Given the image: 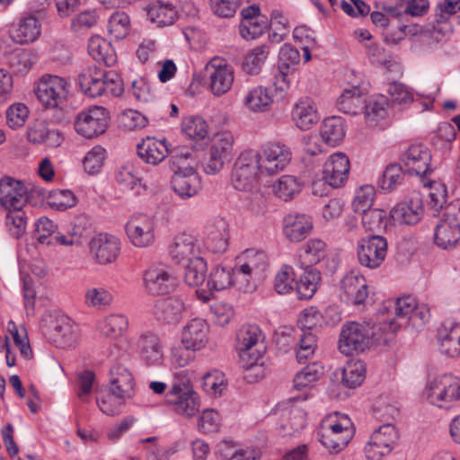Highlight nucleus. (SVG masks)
Segmentation results:
<instances>
[{
	"label": "nucleus",
	"mask_w": 460,
	"mask_h": 460,
	"mask_svg": "<svg viewBox=\"0 0 460 460\" xmlns=\"http://www.w3.org/2000/svg\"><path fill=\"white\" fill-rule=\"evenodd\" d=\"M28 201L25 185L11 177L0 180V206L7 211L22 208Z\"/></svg>",
	"instance_id": "nucleus-18"
},
{
	"label": "nucleus",
	"mask_w": 460,
	"mask_h": 460,
	"mask_svg": "<svg viewBox=\"0 0 460 460\" xmlns=\"http://www.w3.org/2000/svg\"><path fill=\"white\" fill-rule=\"evenodd\" d=\"M349 168L348 156L341 152L335 153L330 155L323 165V179L328 185L340 188L348 180Z\"/></svg>",
	"instance_id": "nucleus-23"
},
{
	"label": "nucleus",
	"mask_w": 460,
	"mask_h": 460,
	"mask_svg": "<svg viewBox=\"0 0 460 460\" xmlns=\"http://www.w3.org/2000/svg\"><path fill=\"white\" fill-rule=\"evenodd\" d=\"M388 98L383 94L373 95L364 107V115L367 122L374 123L384 119L387 111Z\"/></svg>",
	"instance_id": "nucleus-51"
},
{
	"label": "nucleus",
	"mask_w": 460,
	"mask_h": 460,
	"mask_svg": "<svg viewBox=\"0 0 460 460\" xmlns=\"http://www.w3.org/2000/svg\"><path fill=\"white\" fill-rule=\"evenodd\" d=\"M401 162L404 172L410 174L426 176L432 172L430 151L422 144L409 146L402 155Z\"/></svg>",
	"instance_id": "nucleus-19"
},
{
	"label": "nucleus",
	"mask_w": 460,
	"mask_h": 460,
	"mask_svg": "<svg viewBox=\"0 0 460 460\" xmlns=\"http://www.w3.org/2000/svg\"><path fill=\"white\" fill-rule=\"evenodd\" d=\"M165 402L177 414L190 418L199 411V399L192 386L184 384L171 385L165 395Z\"/></svg>",
	"instance_id": "nucleus-11"
},
{
	"label": "nucleus",
	"mask_w": 460,
	"mask_h": 460,
	"mask_svg": "<svg viewBox=\"0 0 460 460\" xmlns=\"http://www.w3.org/2000/svg\"><path fill=\"white\" fill-rule=\"evenodd\" d=\"M115 181L123 190H133L136 186L141 185L142 179L135 164L127 162L117 169Z\"/></svg>",
	"instance_id": "nucleus-45"
},
{
	"label": "nucleus",
	"mask_w": 460,
	"mask_h": 460,
	"mask_svg": "<svg viewBox=\"0 0 460 460\" xmlns=\"http://www.w3.org/2000/svg\"><path fill=\"white\" fill-rule=\"evenodd\" d=\"M44 336L56 347L69 349L79 341V328L65 315H45L41 322Z\"/></svg>",
	"instance_id": "nucleus-5"
},
{
	"label": "nucleus",
	"mask_w": 460,
	"mask_h": 460,
	"mask_svg": "<svg viewBox=\"0 0 460 460\" xmlns=\"http://www.w3.org/2000/svg\"><path fill=\"white\" fill-rule=\"evenodd\" d=\"M398 438V432L394 425L386 423L376 429L365 447L366 456L369 460H380L392 451Z\"/></svg>",
	"instance_id": "nucleus-14"
},
{
	"label": "nucleus",
	"mask_w": 460,
	"mask_h": 460,
	"mask_svg": "<svg viewBox=\"0 0 460 460\" xmlns=\"http://www.w3.org/2000/svg\"><path fill=\"white\" fill-rule=\"evenodd\" d=\"M146 13L149 20L159 27L172 24L177 16V11L172 4L159 0L150 3L146 7Z\"/></svg>",
	"instance_id": "nucleus-40"
},
{
	"label": "nucleus",
	"mask_w": 460,
	"mask_h": 460,
	"mask_svg": "<svg viewBox=\"0 0 460 460\" xmlns=\"http://www.w3.org/2000/svg\"><path fill=\"white\" fill-rule=\"evenodd\" d=\"M234 146V137L228 131L216 133L211 140L209 150L230 160Z\"/></svg>",
	"instance_id": "nucleus-57"
},
{
	"label": "nucleus",
	"mask_w": 460,
	"mask_h": 460,
	"mask_svg": "<svg viewBox=\"0 0 460 460\" xmlns=\"http://www.w3.org/2000/svg\"><path fill=\"white\" fill-rule=\"evenodd\" d=\"M376 196V190L372 185H363L356 190L352 202L355 212L364 213L371 209Z\"/></svg>",
	"instance_id": "nucleus-58"
},
{
	"label": "nucleus",
	"mask_w": 460,
	"mask_h": 460,
	"mask_svg": "<svg viewBox=\"0 0 460 460\" xmlns=\"http://www.w3.org/2000/svg\"><path fill=\"white\" fill-rule=\"evenodd\" d=\"M228 236L226 222L219 220L208 228L205 245L215 253L224 252L228 246Z\"/></svg>",
	"instance_id": "nucleus-41"
},
{
	"label": "nucleus",
	"mask_w": 460,
	"mask_h": 460,
	"mask_svg": "<svg viewBox=\"0 0 460 460\" xmlns=\"http://www.w3.org/2000/svg\"><path fill=\"white\" fill-rule=\"evenodd\" d=\"M272 102L271 90L261 85L251 89L244 97L245 107L253 112L266 111Z\"/></svg>",
	"instance_id": "nucleus-39"
},
{
	"label": "nucleus",
	"mask_w": 460,
	"mask_h": 460,
	"mask_svg": "<svg viewBox=\"0 0 460 460\" xmlns=\"http://www.w3.org/2000/svg\"><path fill=\"white\" fill-rule=\"evenodd\" d=\"M68 86L65 78L45 75L35 84L34 93L45 108L54 109L66 99L69 92Z\"/></svg>",
	"instance_id": "nucleus-8"
},
{
	"label": "nucleus",
	"mask_w": 460,
	"mask_h": 460,
	"mask_svg": "<svg viewBox=\"0 0 460 460\" xmlns=\"http://www.w3.org/2000/svg\"><path fill=\"white\" fill-rule=\"evenodd\" d=\"M40 23L32 15L26 16L19 21L11 31V38L18 44H28L35 41L40 35Z\"/></svg>",
	"instance_id": "nucleus-36"
},
{
	"label": "nucleus",
	"mask_w": 460,
	"mask_h": 460,
	"mask_svg": "<svg viewBox=\"0 0 460 460\" xmlns=\"http://www.w3.org/2000/svg\"><path fill=\"white\" fill-rule=\"evenodd\" d=\"M423 213L421 199L416 195L408 201L397 204L390 212L394 224L414 225L418 223Z\"/></svg>",
	"instance_id": "nucleus-29"
},
{
	"label": "nucleus",
	"mask_w": 460,
	"mask_h": 460,
	"mask_svg": "<svg viewBox=\"0 0 460 460\" xmlns=\"http://www.w3.org/2000/svg\"><path fill=\"white\" fill-rule=\"evenodd\" d=\"M169 252L172 260L178 264H185L202 256L198 238L187 233L179 234L174 237Z\"/></svg>",
	"instance_id": "nucleus-22"
},
{
	"label": "nucleus",
	"mask_w": 460,
	"mask_h": 460,
	"mask_svg": "<svg viewBox=\"0 0 460 460\" xmlns=\"http://www.w3.org/2000/svg\"><path fill=\"white\" fill-rule=\"evenodd\" d=\"M404 168L402 165L392 164L384 171L382 176L378 180V186L385 191H392L394 188L401 184L403 179Z\"/></svg>",
	"instance_id": "nucleus-54"
},
{
	"label": "nucleus",
	"mask_w": 460,
	"mask_h": 460,
	"mask_svg": "<svg viewBox=\"0 0 460 460\" xmlns=\"http://www.w3.org/2000/svg\"><path fill=\"white\" fill-rule=\"evenodd\" d=\"M387 254V241L381 235H372L360 240L358 245V258L362 266L378 268Z\"/></svg>",
	"instance_id": "nucleus-15"
},
{
	"label": "nucleus",
	"mask_w": 460,
	"mask_h": 460,
	"mask_svg": "<svg viewBox=\"0 0 460 460\" xmlns=\"http://www.w3.org/2000/svg\"><path fill=\"white\" fill-rule=\"evenodd\" d=\"M263 341V333L255 324L243 325L236 332L235 349L242 367L261 377L263 370L258 361L266 349Z\"/></svg>",
	"instance_id": "nucleus-1"
},
{
	"label": "nucleus",
	"mask_w": 460,
	"mask_h": 460,
	"mask_svg": "<svg viewBox=\"0 0 460 460\" xmlns=\"http://www.w3.org/2000/svg\"><path fill=\"white\" fill-rule=\"evenodd\" d=\"M108 122L107 110L101 106H93L78 113L75 129L79 135L92 138L104 133Z\"/></svg>",
	"instance_id": "nucleus-12"
},
{
	"label": "nucleus",
	"mask_w": 460,
	"mask_h": 460,
	"mask_svg": "<svg viewBox=\"0 0 460 460\" xmlns=\"http://www.w3.org/2000/svg\"><path fill=\"white\" fill-rule=\"evenodd\" d=\"M386 92L392 105L402 107L411 104L413 101L412 93L401 83L389 84Z\"/></svg>",
	"instance_id": "nucleus-60"
},
{
	"label": "nucleus",
	"mask_w": 460,
	"mask_h": 460,
	"mask_svg": "<svg viewBox=\"0 0 460 460\" xmlns=\"http://www.w3.org/2000/svg\"><path fill=\"white\" fill-rule=\"evenodd\" d=\"M184 312L183 302L176 297H167L155 301L152 314L155 319L163 323L176 324Z\"/></svg>",
	"instance_id": "nucleus-28"
},
{
	"label": "nucleus",
	"mask_w": 460,
	"mask_h": 460,
	"mask_svg": "<svg viewBox=\"0 0 460 460\" xmlns=\"http://www.w3.org/2000/svg\"><path fill=\"white\" fill-rule=\"evenodd\" d=\"M144 281L148 293L154 296L168 294L176 285V278L163 265L148 268L145 272Z\"/></svg>",
	"instance_id": "nucleus-21"
},
{
	"label": "nucleus",
	"mask_w": 460,
	"mask_h": 460,
	"mask_svg": "<svg viewBox=\"0 0 460 460\" xmlns=\"http://www.w3.org/2000/svg\"><path fill=\"white\" fill-rule=\"evenodd\" d=\"M363 104L362 93L358 87L344 90L336 103L339 111L353 115L362 109Z\"/></svg>",
	"instance_id": "nucleus-44"
},
{
	"label": "nucleus",
	"mask_w": 460,
	"mask_h": 460,
	"mask_svg": "<svg viewBox=\"0 0 460 460\" xmlns=\"http://www.w3.org/2000/svg\"><path fill=\"white\" fill-rule=\"evenodd\" d=\"M440 350L448 357L460 355V323H445L438 332Z\"/></svg>",
	"instance_id": "nucleus-32"
},
{
	"label": "nucleus",
	"mask_w": 460,
	"mask_h": 460,
	"mask_svg": "<svg viewBox=\"0 0 460 460\" xmlns=\"http://www.w3.org/2000/svg\"><path fill=\"white\" fill-rule=\"evenodd\" d=\"M234 69L226 60L214 58L204 68V80L214 95L226 93L234 83Z\"/></svg>",
	"instance_id": "nucleus-9"
},
{
	"label": "nucleus",
	"mask_w": 460,
	"mask_h": 460,
	"mask_svg": "<svg viewBox=\"0 0 460 460\" xmlns=\"http://www.w3.org/2000/svg\"><path fill=\"white\" fill-rule=\"evenodd\" d=\"M272 190L277 197L288 201L299 193L301 185L294 176L284 175L272 185Z\"/></svg>",
	"instance_id": "nucleus-52"
},
{
	"label": "nucleus",
	"mask_w": 460,
	"mask_h": 460,
	"mask_svg": "<svg viewBox=\"0 0 460 460\" xmlns=\"http://www.w3.org/2000/svg\"><path fill=\"white\" fill-rule=\"evenodd\" d=\"M460 240V230L447 224L441 219L435 231L436 244L444 249H454Z\"/></svg>",
	"instance_id": "nucleus-46"
},
{
	"label": "nucleus",
	"mask_w": 460,
	"mask_h": 460,
	"mask_svg": "<svg viewBox=\"0 0 460 460\" xmlns=\"http://www.w3.org/2000/svg\"><path fill=\"white\" fill-rule=\"evenodd\" d=\"M88 52L93 59L103 62L107 66L115 63L113 49L106 40L99 36H93L88 42Z\"/></svg>",
	"instance_id": "nucleus-43"
},
{
	"label": "nucleus",
	"mask_w": 460,
	"mask_h": 460,
	"mask_svg": "<svg viewBox=\"0 0 460 460\" xmlns=\"http://www.w3.org/2000/svg\"><path fill=\"white\" fill-rule=\"evenodd\" d=\"M323 374V369L320 364L316 362L309 364L295 376L293 380L294 387L296 390L311 387Z\"/></svg>",
	"instance_id": "nucleus-50"
},
{
	"label": "nucleus",
	"mask_w": 460,
	"mask_h": 460,
	"mask_svg": "<svg viewBox=\"0 0 460 460\" xmlns=\"http://www.w3.org/2000/svg\"><path fill=\"white\" fill-rule=\"evenodd\" d=\"M346 128L343 118L339 116L327 118L321 127V137L326 145L335 146L344 139Z\"/></svg>",
	"instance_id": "nucleus-38"
},
{
	"label": "nucleus",
	"mask_w": 460,
	"mask_h": 460,
	"mask_svg": "<svg viewBox=\"0 0 460 460\" xmlns=\"http://www.w3.org/2000/svg\"><path fill=\"white\" fill-rule=\"evenodd\" d=\"M184 281L191 287L201 285L206 279L207 263L202 256L185 264Z\"/></svg>",
	"instance_id": "nucleus-49"
},
{
	"label": "nucleus",
	"mask_w": 460,
	"mask_h": 460,
	"mask_svg": "<svg viewBox=\"0 0 460 460\" xmlns=\"http://www.w3.org/2000/svg\"><path fill=\"white\" fill-rule=\"evenodd\" d=\"M113 296L104 288H90L85 291V304L88 306L104 308L111 304Z\"/></svg>",
	"instance_id": "nucleus-62"
},
{
	"label": "nucleus",
	"mask_w": 460,
	"mask_h": 460,
	"mask_svg": "<svg viewBox=\"0 0 460 460\" xmlns=\"http://www.w3.org/2000/svg\"><path fill=\"white\" fill-rule=\"evenodd\" d=\"M342 298L349 304L358 305L368 296L366 279L356 272H349L341 280Z\"/></svg>",
	"instance_id": "nucleus-26"
},
{
	"label": "nucleus",
	"mask_w": 460,
	"mask_h": 460,
	"mask_svg": "<svg viewBox=\"0 0 460 460\" xmlns=\"http://www.w3.org/2000/svg\"><path fill=\"white\" fill-rule=\"evenodd\" d=\"M268 25L269 23L266 18L243 20L239 27L240 34L247 40H254L263 33L268 28Z\"/></svg>",
	"instance_id": "nucleus-63"
},
{
	"label": "nucleus",
	"mask_w": 460,
	"mask_h": 460,
	"mask_svg": "<svg viewBox=\"0 0 460 460\" xmlns=\"http://www.w3.org/2000/svg\"><path fill=\"white\" fill-rule=\"evenodd\" d=\"M81 90L90 97L103 94L118 97L123 93L120 77L113 72H106L96 66H88L82 69L78 75Z\"/></svg>",
	"instance_id": "nucleus-4"
},
{
	"label": "nucleus",
	"mask_w": 460,
	"mask_h": 460,
	"mask_svg": "<svg viewBox=\"0 0 460 460\" xmlns=\"http://www.w3.org/2000/svg\"><path fill=\"white\" fill-rule=\"evenodd\" d=\"M255 152L261 172L267 175L275 174L284 170L292 157L290 148L279 142L268 143Z\"/></svg>",
	"instance_id": "nucleus-10"
},
{
	"label": "nucleus",
	"mask_w": 460,
	"mask_h": 460,
	"mask_svg": "<svg viewBox=\"0 0 460 460\" xmlns=\"http://www.w3.org/2000/svg\"><path fill=\"white\" fill-rule=\"evenodd\" d=\"M262 173L255 150H246L236 159L232 172V184L241 191H251L257 187L259 174Z\"/></svg>",
	"instance_id": "nucleus-7"
},
{
	"label": "nucleus",
	"mask_w": 460,
	"mask_h": 460,
	"mask_svg": "<svg viewBox=\"0 0 460 460\" xmlns=\"http://www.w3.org/2000/svg\"><path fill=\"white\" fill-rule=\"evenodd\" d=\"M110 390L119 401L131 399L135 394V380L131 370L116 363L110 370Z\"/></svg>",
	"instance_id": "nucleus-20"
},
{
	"label": "nucleus",
	"mask_w": 460,
	"mask_h": 460,
	"mask_svg": "<svg viewBox=\"0 0 460 460\" xmlns=\"http://www.w3.org/2000/svg\"><path fill=\"white\" fill-rule=\"evenodd\" d=\"M171 184L174 193L183 199L197 195L201 190V179L195 168L173 173Z\"/></svg>",
	"instance_id": "nucleus-25"
},
{
	"label": "nucleus",
	"mask_w": 460,
	"mask_h": 460,
	"mask_svg": "<svg viewBox=\"0 0 460 460\" xmlns=\"http://www.w3.org/2000/svg\"><path fill=\"white\" fill-rule=\"evenodd\" d=\"M106 150L101 146L93 147L84 156L83 164L89 174H96L102 169L105 160Z\"/></svg>",
	"instance_id": "nucleus-61"
},
{
	"label": "nucleus",
	"mask_w": 460,
	"mask_h": 460,
	"mask_svg": "<svg viewBox=\"0 0 460 460\" xmlns=\"http://www.w3.org/2000/svg\"><path fill=\"white\" fill-rule=\"evenodd\" d=\"M326 244L320 239H311L303 247L299 255V264L303 269H312L313 265L319 263L326 254Z\"/></svg>",
	"instance_id": "nucleus-42"
},
{
	"label": "nucleus",
	"mask_w": 460,
	"mask_h": 460,
	"mask_svg": "<svg viewBox=\"0 0 460 460\" xmlns=\"http://www.w3.org/2000/svg\"><path fill=\"white\" fill-rule=\"evenodd\" d=\"M234 269L217 265L214 267L208 276V287L209 291L197 290L199 300L206 303L211 299L212 291H220L234 285Z\"/></svg>",
	"instance_id": "nucleus-30"
},
{
	"label": "nucleus",
	"mask_w": 460,
	"mask_h": 460,
	"mask_svg": "<svg viewBox=\"0 0 460 460\" xmlns=\"http://www.w3.org/2000/svg\"><path fill=\"white\" fill-rule=\"evenodd\" d=\"M393 318L379 323V330H383L392 338V334L400 328L411 323L413 327H420L429 321V308L425 304H418L412 296H402L394 303Z\"/></svg>",
	"instance_id": "nucleus-2"
},
{
	"label": "nucleus",
	"mask_w": 460,
	"mask_h": 460,
	"mask_svg": "<svg viewBox=\"0 0 460 460\" xmlns=\"http://www.w3.org/2000/svg\"><path fill=\"white\" fill-rule=\"evenodd\" d=\"M135 346L141 358L148 365H157L163 358V347L160 338L153 332H141L135 341Z\"/></svg>",
	"instance_id": "nucleus-24"
},
{
	"label": "nucleus",
	"mask_w": 460,
	"mask_h": 460,
	"mask_svg": "<svg viewBox=\"0 0 460 460\" xmlns=\"http://www.w3.org/2000/svg\"><path fill=\"white\" fill-rule=\"evenodd\" d=\"M125 229L130 242L137 247H147L155 241V220L147 215L132 217Z\"/></svg>",
	"instance_id": "nucleus-16"
},
{
	"label": "nucleus",
	"mask_w": 460,
	"mask_h": 460,
	"mask_svg": "<svg viewBox=\"0 0 460 460\" xmlns=\"http://www.w3.org/2000/svg\"><path fill=\"white\" fill-rule=\"evenodd\" d=\"M270 53L266 45L259 46L248 53L243 62V69L249 75H257Z\"/></svg>",
	"instance_id": "nucleus-53"
},
{
	"label": "nucleus",
	"mask_w": 460,
	"mask_h": 460,
	"mask_svg": "<svg viewBox=\"0 0 460 460\" xmlns=\"http://www.w3.org/2000/svg\"><path fill=\"white\" fill-rule=\"evenodd\" d=\"M339 436L336 445H348L353 436L352 423L345 415L327 416L321 423V430L319 431L320 442L323 446H332L335 441H332L329 438Z\"/></svg>",
	"instance_id": "nucleus-13"
},
{
	"label": "nucleus",
	"mask_w": 460,
	"mask_h": 460,
	"mask_svg": "<svg viewBox=\"0 0 460 460\" xmlns=\"http://www.w3.org/2000/svg\"><path fill=\"white\" fill-rule=\"evenodd\" d=\"M425 395L429 403L450 409L460 400V378L449 374L437 376L428 383Z\"/></svg>",
	"instance_id": "nucleus-6"
},
{
	"label": "nucleus",
	"mask_w": 460,
	"mask_h": 460,
	"mask_svg": "<svg viewBox=\"0 0 460 460\" xmlns=\"http://www.w3.org/2000/svg\"><path fill=\"white\" fill-rule=\"evenodd\" d=\"M182 132L192 139H204L208 132V125L201 117L185 118L181 123Z\"/></svg>",
	"instance_id": "nucleus-55"
},
{
	"label": "nucleus",
	"mask_w": 460,
	"mask_h": 460,
	"mask_svg": "<svg viewBox=\"0 0 460 460\" xmlns=\"http://www.w3.org/2000/svg\"><path fill=\"white\" fill-rule=\"evenodd\" d=\"M169 149L165 139L146 137L137 145V155L146 164L157 165L168 155Z\"/></svg>",
	"instance_id": "nucleus-34"
},
{
	"label": "nucleus",
	"mask_w": 460,
	"mask_h": 460,
	"mask_svg": "<svg viewBox=\"0 0 460 460\" xmlns=\"http://www.w3.org/2000/svg\"><path fill=\"white\" fill-rule=\"evenodd\" d=\"M128 325V319L123 314H110L100 323V330L107 337H119Z\"/></svg>",
	"instance_id": "nucleus-56"
},
{
	"label": "nucleus",
	"mask_w": 460,
	"mask_h": 460,
	"mask_svg": "<svg viewBox=\"0 0 460 460\" xmlns=\"http://www.w3.org/2000/svg\"><path fill=\"white\" fill-rule=\"evenodd\" d=\"M8 64L13 73L24 75L31 68L33 62L31 53L27 50L21 49L13 52L9 56Z\"/></svg>",
	"instance_id": "nucleus-64"
},
{
	"label": "nucleus",
	"mask_w": 460,
	"mask_h": 460,
	"mask_svg": "<svg viewBox=\"0 0 460 460\" xmlns=\"http://www.w3.org/2000/svg\"><path fill=\"white\" fill-rule=\"evenodd\" d=\"M237 260L243 274H249L250 278L252 277L258 280L262 279L263 272L268 267L267 255L264 252L248 249Z\"/></svg>",
	"instance_id": "nucleus-33"
},
{
	"label": "nucleus",
	"mask_w": 460,
	"mask_h": 460,
	"mask_svg": "<svg viewBox=\"0 0 460 460\" xmlns=\"http://www.w3.org/2000/svg\"><path fill=\"white\" fill-rule=\"evenodd\" d=\"M292 119L298 128H311L319 120L314 102L308 97L299 99L294 105Z\"/></svg>",
	"instance_id": "nucleus-35"
},
{
	"label": "nucleus",
	"mask_w": 460,
	"mask_h": 460,
	"mask_svg": "<svg viewBox=\"0 0 460 460\" xmlns=\"http://www.w3.org/2000/svg\"><path fill=\"white\" fill-rule=\"evenodd\" d=\"M90 253L101 265L114 262L120 252V241L109 234H98L89 243Z\"/></svg>",
	"instance_id": "nucleus-17"
},
{
	"label": "nucleus",
	"mask_w": 460,
	"mask_h": 460,
	"mask_svg": "<svg viewBox=\"0 0 460 460\" xmlns=\"http://www.w3.org/2000/svg\"><path fill=\"white\" fill-rule=\"evenodd\" d=\"M129 31V17L123 12L114 13L108 22V31L116 40L125 38Z\"/></svg>",
	"instance_id": "nucleus-59"
},
{
	"label": "nucleus",
	"mask_w": 460,
	"mask_h": 460,
	"mask_svg": "<svg viewBox=\"0 0 460 460\" xmlns=\"http://www.w3.org/2000/svg\"><path fill=\"white\" fill-rule=\"evenodd\" d=\"M390 341L392 339L383 330H379V324L373 326L370 334L367 326L350 322L341 328L339 349L344 355H351L353 352L365 350L370 343L382 345Z\"/></svg>",
	"instance_id": "nucleus-3"
},
{
	"label": "nucleus",
	"mask_w": 460,
	"mask_h": 460,
	"mask_svg": "<svg viewBox=\"0 0 460 460\" xmlns=\"http://www.w3.org/2000/svg\"><path fill=\"white\" fill-rule=\"evenodd\" d=\"M366 366L359 360H351L342 368L341 382L348 388H355L365 379Z\"/></svg>",
	"instance_id": "nucleus-48"
},
{
	"label": "nucleus",
	"mask_w": 460,
	"mask_h": 460,
	"mask_svg": "<svg viewBox=\"0 0 460 460\" xmlns=\"http://www.w3.org/2000/svg\"><path fill=\"white\" fill-rule=\"evenodd\" d=\"M209 326L204 319L194 318L183 328L181 333V343L192 349L199 350L208 341Z\"/></svg>",
	"instance_id": "nucleus-31"
},
{
	"label": "nucleus",
	"mask_w": 460,
	"mask_h": 460,
	"mask_svg": "<svg viewBox=\"0 0 460 460\" xmlns=\"http://www.w3.org/2000/svg\"><path fill=\"white\" fill-rule=\"evenodd\" d=\"M313 229L311 217L305 214L290 213L283 219V233L287 239L299 243L305 239Z\"/></svg>",
	"instance_id": "nucleus-27"
},
{
	"label": "nucleus",
	"mask_w": 460,
	"mask_h": 460,
	"mask_svg": "<svg viewBox=\"0 0 460 460\" xmlns=\"http://www.w3.org/2000/svg\"><path fill=\"white\" fill-rule=\"evenodd\" d=\"M321 280L320 272L314 269H307L296 283V294L299 299H310L318 288Z\"/></svg>",
	"instance_id": "nucleus-47"
},
{
	"label": "nucleus",
	"mask_w": 460,
	"mask_h": 460,
	"mask_svg": "<svg viewBox=\"0 0 460 460\" xmlns=\"http://www.w3.org/2000/svg\"><path fill=\"white\" fill-rule=\"evenodd\" d=\"M279 429L282 436H295L305 427V412L297 407L285 409Z\"/></svg>",
	"instance_id": "nucleus-37"
}]
</instances>
